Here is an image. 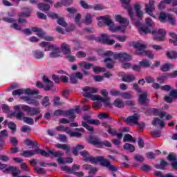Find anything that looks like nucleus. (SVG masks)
<instances>
[{"instance_id":"obj_24","label":"nucleus","mask_w":177,"mask_h":177,"mask_svg":"<svg viewBox=\"0 0 177 177\" xmlns=\"http://www.w3.org/2000/svg\"><path fill=\"white\" fill-rule=\"evenodd\" d=\"M19 112L15 115V112L11 113V114L8 115V118H12L13 115H15L17 120H23V117L24 116V113L21 112V110L18 111Z\"/></svg>"},{"instance_id":"obj_4","label":"nucleus","mask_w":177,"mask_h":177,"mask_svg":"<svg viewBox=\"0 0 177 177\" xmlns=\"http://www.w3.org/2000/svg\"><path fill=\"white\" fill-rule=\"evenodd\" d=\"M48 153H50V156L58 158L57 162L59 164H71L73 161V158H63V153L60 151H55L53 149H48Z\"/></svg>"},{"instance_id":"obj_43","label":"nucleus","mask_w":177,"mask_h":177,"mask_svg":"<svg viewBox=\"0 0 177 177\" xmlns=\"http://www.w3.org/2000/svg\"><path fill=\"white\" fill-rule=\"evenodd\" d=\"M25 145L26 146H35L36 147H39V145L36 141H32L31 140H25L24 141Z\"/></svg>"},{"instance_id":"obj_29","label":"nucleus","mask_w":177,"mask_h":177,"mask_svg":"<svg viewBox=\"0 0 177 177\" xmlns=\"http://www.w3.org/2000/svg\"><path fill=\"white\" fill-rule=\"evenodd\" d=\"M138 31L141 35H146V34H150L151 32V29L146 26H142L138 29Z\"/></svg>"},{"instance_id":"obj_53","label":"nucleus","mask_w":177,"mask_h":177,"mask_svg":"<svg viewBox=\"0 0 177 177\" xmlns=\"http://www.w3.org/2000/svg\"><path fill=\"white\" fill-rule=\"evenodd\" d=\"M167 21H169L171 26H176V19L171 15L169 16Z\"/></svg>"},{"instance_id":"obj_61","label":"nucleus","mask_w":177,"mask_h":177,"mask_svg":"<svg viewBox=\"0 0 177 177\" xmlns=\"http://www.w3.org/2000/svg\"><path fill=\"white\" fill-rule=\"evenodd\" d=\"M120 96L123 99H132V95L129 93H121Z\"/></svg>"},{"instance_id":"obj_11","label":"nucleus","mask_w":177,"mask_h":177,"mask_svg":"<svg viewBox=\"0 0 177 177\" xmlns=\"http://www.w3.org/2000/svg\"><path fill=\"white\" fill-rule=\"evenodd\" d=\"M155 3H156V1L149 0V3L145 4V12L147 13L149 16H151L154 19H156V15H154L153 12L156 10V6H154Z\"/></svg>"},{"instance_id":"obj_62","label":"nucleus","mask_w":177,"mask_h":177,"mask_svg":"<svg viewBox=\"0 0 177 177\" xmlns=\"http://www.w3.org/2000/svg\"><path fill=\"white\" fill-rule=\"evenodd\" d=\"M80 168H81V166L78 165H73L71 169V174H75V171H80Z\"/></svg>"},{"instance_id":"obj_15","label":"nucleus","mask_w":177,"mask_h":177,"mask_svg":"<svg viewBox=\"0 0 177 177\" xmlns=\"http://www.w3.org/2000/svg\"><path fill=\"white\" fill-rule=\"evenodd\" d=\"M147 91H141L138 95V103L140 104H146L149 102Z\"/></svg>"},{"instance_id":"obj_51","label":"nucleus","mask_w":177,"mask_h":177,"mask_svg":"<svg viewBox=\"0 0 177 177\" xmlns=\"http://www.w3.org/2000/svg\"><path fill=\"white\" fill-rule=\"evenodd\" d=\"M55 8H62V6H68L67 1H61L54 5Z\"/></svg>"},{"instance_id":"obj_14","label":"nucleus","mask_w":177,"mask_h":177,"mask_svg":"<svg viewBox=\"0 0 177 177\" xmlns=\"http://www.w3.org/2000/svg\"><path fill=\"white\" fill-rule=\"evenodd\" d=\"M139 118H140V115L138 113H135L133 115L129 116L124 121L127 124H129V125H137Z\"/></svg>"},{"instance_id":"obj_21","label":"nucleus","mask_w":177,"mask_h":177,"mask_svg":"<svg viewBox=\"0 0 177 177\" xmlns=\"http://www.w3.org/2000/svg\"><path fill=\"white\" fill-rule=\"evenodd\" d=\"M88 143H91L94 146H99L100 147H102V140L96 137H91L88 139Z\"/></svg>"},{"instance_id":"obj_19","label":"nucleus","mask_w":177,"mask_h":177,"mask_svg":"<svg viewBox=\"0 0 177 177\" xmlns=\"http://www.w3.org/2000/svg\"><path fill=\"white\" fill-rule=\"evenodd\" d=\"M3 172L4 174H9V172H12V176L14 177L17 176L19 174H20V171L16 169V167L13 166H10V167L6 168V169L3 170Z\"/></svg>"},{"instance_id":"obj_35","label":"nucleus","mask_w":177,"mask_h":177,"mask_svg":"<svg viewBox=\"0 0 177 177\" xmlns=\"http://www.w3.org/2000/svg\"><path fill=\"white\" fill-rule=\"evenodd\" d=\"M85 149V146L82 145H77L75 148L73 149V153L74 156H78V152L81 151V150H84Z\"/></svg>"},{"instance_id":"obj_16","label":"nucleus","mask_w":177,"mask_h":177,"mask_svg":"<svg viewBox=\"0 0 177 177\" xmlns=\"http://www.w3.org/2000/svg\"><path fill=\"white\" fill-rule=\"evenodd\" d=\"M82 78H84V75L81 72L73 73L71 76V84H77L78 80H82Z\"/></svg>"},{"instance_id":"obj_12","label":"nucleus","mask_w":177,"mask_h":177,"mask_svg":"<svg viewBox=\"0 0 177 177\" xmlns=\"http://www.w3.org/2000/svg\"><path fill=\"white\" fill-rule=\"evenodd\" d=\"M92 164H100L102 167H104L105 168H107L109 167L110 161H109V159L104 158L103 156H97L95 158H91Z\"/></svg>"},{"instance_id":"obj_44","label":"nucleus","mask_w":177,"mask_h":177,"mask_svg":"<svg viewBox=\"0 0 177 177\" xmlns=\"http://www.w3.org/2000/svg\"><path fill=\"white\" fill-rule=\"evenodd\" d=\"M167 57L168 59H177V52L176 51H167L166 53Z\"/></svg>"},{"instance_id":"obj_63","label":"nucleus","mask_w":177,"mask_h":177,"mask_svg":"<svg viewBox=\"0 0 177 177\" xmlns=\"http://www.w3.org/2000/svg\"><path fill=\"white\" fill-rule=\"evenodd\" d=\"M54 49H58L57 46L55 45H48L45 47L44 50L45 52H49V50H53Z\"/></svg>"},{"instance_id":"obj_47","label":"nucleus","mask_w":177,"mask_h":177,"mask_svg":"<svg viewBox=\"0 0 177 177\" xmlns=\"http://www.w3.org/2000/svg\"><path fill=\"white\" fill-rule=\"evenodd\" d=\"M56 147H57V149H62V150H65L66 153H68L70 151V147H68V145L66 144H57L56 145Z\"/></svg>"},{"instance_id":"obj_30","label":"nucleus","mask_w":177,"mask_h":177,"mask_svg":"<svg viewBox=\"0 0 177 177\" xmlns=\"http://www.w3.org/2000/svg\"><path fill=\"white\" fill-rule=\"evenodd\" d=\"M122 81L124 82H133L135 81V75H125L122 77Z\"/></svg>"},{"instance_id":"obj_8","label":"nucleus","mask_w":177,"mask_h":177,"mask_svg":"<svg viewBox=\"0 0 177 177\" xmlns=\"http://www.w3.org/2000/svg\"><path fill=\"white\" fill-rule=\"evenodd\" d=\"M13 96H20L21 95H38V91H32L30 88H19L12 91Z\"/></svg>"},{"instance_id":"obj_27","label":"nucleus","mask_w":177,"mask_h":177,"mask_svg":"<svg viewBox=\"0 0 177 177\" xmlns=\"http://www.w3.org/2000/svg\"><path fill=\"white\" fill-rule=\"evenodd\" d=\"M169 14H166L164 12H161L159 15V20L161 23H165V21H168Z\"/></svg>"},{"instance_id":"obj_64","label":"nucleus","mask_w":177,"mask_h":177,"mask_svg":"<svg viewBox=\"0 0 177 177\" xmlns=\"http://www.w3.org/2000/svg\"><path fill=\"white\" fill-rule=\"evenodd\" d=\"M41 104L43 106L49 105V97H48V96L44 97L41 101Z\"/></svg>"},{"instance_id":"obj_40","label":"nucleus","mask_w":177,"mask_h":177,"mask_svg":"<svg viewBox=\"0 0 177 177\" xmlns=\"http://www.w3.org/2000/svg\"><path fill=\"white\" fill-rule=\"evenodd\" d=\"M123 147L125 150L130 151V153H133L135 151V146H133L129 143L124 144Z\"/></svg>"},{"instance_id":"obj_22","label":"nucleus","mask_w":177,"mask_h":177,"mask_svg":"<svg viewBox=\"0 0 177 177\" xmlns=\"http://www.w3.org/2000/svg\"><path fill=\"white\" fill-rule=\"evenodd\" d=\"M37 8L39 10H42V12H45V13H48V12H49V9H50V6H49V4H45V3H39L37 4Z\"/></svg>"},{"instance_id":"obj_32","label":"nucleus","mask_w":177,"mask_h":177,"mask_svg":"<svg viewBox=\"0 0 177 177\" xmlns=\"http://www.w3.org/2000/svg\"><path fill=\"white\" fill-rule=\"evenodd\" d=\"M80 154H81V156H83V158L84 160H86V161H90V162H91V163H92L91 158H95V157L91 156L89 155V153H88V151H86V150L80 152Z\"/></svg>"},{"instance_id":"obj_50","label":"nucleus","mask_w":177,"mask_h":177,"mask_svg":"<svg viewBox=\"0 0 177 177\" xmlns=\"http://www.w3.org/2000/svg\"><path fill=\"white\" fill-rule=\"evenodd\" d=\"M23 121L26 124H28L29 125H32L34 124V119L28 117H24Z\"/></svg>"},{"instance_id":"obj_38","label":"nucleus","mask_w":177,"mask_h":177,"mask_svg":"<svg viewBox=\"0 0 177 177\" xmlns=\"http://www.w3.org/2000/svg\"><path fill=\"white\" fill-rule=\"evenodd\" d=\"M104 62V63H108L106 64L107 68H113L114 67V64L115 63L110 57L106 58Z\"/></svg>"},{"instance_id":"obj_49","label":"nucleus","mask_w":177,"mask_h":177,"mask_svg":"<svg viewBox=\"0 0 177 177\" xmlns=\"http://www.w3.org/2000/svg\"><path fill=\"white\" fill-rule=\"evenodd\" d=\"M8 127L12 131V133H15L16 132V124L13 122H9L8 123Z\"/></svg>"},{"instance_id":"obj_34","label":"nucleus","mask_w":177,"mask_h":177,"mask_svg":"<svg viewBox=\"0 0 177 177\" xmlns=\"http://www.w3.org/2000/svg\"><path fill=\"white\" fill-rule=\"evenodd\" d=\"M174 66V64H165L160 66V70L164 72L169 71Z\"/></svg>"},{"instance_id":"obj_20","label":"nucleus","mask_w":177,"mask_h":177,"mask_svg":"<svg viewBox=\"0 0 177 177\" xmlns=\"http://www.w3.org/2000/svg\"><path fill=\"white\" fill-rule=\"evenodd\" d=\"M153 113L155 115H158L160 118H164V117H166V120H171L172 118L171 115L167 114L165 111L160 112L158 109H153Z\"/></svg>"},{"instance_id":"obj_55","label":"nucleus","mask_w":177,"mask_h":177,"mask_svg":"<svg viewBox=\"0 0 177 177\" xmlns=\"http://www.w3.org/2000/svg\"><path fill=\"white\" fill-rule=\"evenodd\" d=\"M109 93L111 95V96H121V91L118 90L112 89L110 91Z\"/></svg>"},{"instance_id":"obj_23","label":"nucleus","mask_w":177,"mask_h":177,"mask_svg":"<svg viewBox=\"0 0 177 177\" xmlns=\"http://www.w3.org/2000/svg\"><path fill=\"white\" fill-rule=\"evenodd\" d=\"M33 57L37 59H43L44 56H45V53L44 51H41L39 50H35L32 51Z\"/></svg>"},{"instance_id":"obj_54","label":"nucleus","mask_w":177,"mask_h":177,"mask_svg":"<svg viewBox=\"0 0 177 177\" xmlns=\"http://www.w3.org/2000/svg\"><path fill=\"white\" fill-rule=\"evenodd\" d=\"M57 21L59 26H62V27H67V23L64 21V18H58Z\"/></svg>"},{"instance_id":"obj_2","label":"nucleus","mask_w":177,"mask_h":177,"mask_svg":"<svg viewBox=\"0 0 177 177\" xmlns=\"http://www.w3.org/2000/svg\"><path fill=\"white\" fill-rule=\"evenodd\" d=\"M134 48H136V55H142V56H147L149 59H153L154 54L150 50H146V44H143L142 43H136L134 45Z\"/></svg>"},{"instance_id":"obj_60","label":"nucleus","mask_w":177,"mask_h":177,"mask_svg":"<svg viewBox=\"0 0 177 177\" xmlns=\"http://www.w3.org/2000/svg\"><path fill=\"white\" fill-rule=\"evenodd\" d=\"M112 37H114L118 41H120V42H125V40L127 39L126 36H121V35H118L115 36V35H113Z\"/></svg>"},{"instance_id":"obj_56","label":"nucleus","mask_w":177,"mask_h":177,"mask_svg":"<svg viewBox=\"0 0 177 177\" xmlns=\"http://www.w3.org/2000/svg\"><path fill=\"white\" fill-rule=\"evenodd\" d=\"M94 73H104L106 69L104 68H101L100 66H94L93 68Z\"/></svg>"},{"instance_id":"obj_18","label":"nucleus","mask_w":177,"mask_h":177,"mask_svg":"<svg viewBox=\"0 0 177 177\" xmlns=\"http://www.w3.org/2000/svg\"><path fill=\"white\" fill-rule=\"evenodd\" d=\"M60 49L64 55H70L71 53V47L66 42L61 44Z\"/></svg>"},{"instance_id":"obj_52","label":"nucleus","mask_w":177,"mask_h":177,"mask_svg":"<svg viewBox=\"0 0 177 177\" xmlns=\"http://www.w3.org/2000/svg\"><path fill=\"white\" fill-rule=\"evenodd\" d=\"M145 24L147 27H154L155 24L151 18H146Z\"/></svg>"},{"instance_id":"obj_58","label":"nucleus","mask_w":177,"mask_h":177,"mask_svg":"<svg viewBox=\"0 0 177 177\" xmlns=\"http://www.w3.org/2000/svg\"><path fill=\"white\" fill-rule=\"evenodd\" d=\"M34 170L37 171L39 174H46V171L43 168H38L37 166H34Z\"/></svg>"},{"instance_id":"obj_1","label":"nucleus","mask_w":177,"mask_h":177,"mask_svg":"<svg viewBox=\"0 0 177 177\" xmlns=\"http://www.w3.org/2000/svg\"><path fill=\"white\" fill-rule=\"evenodd\" d=\"M115 19L116 21H118L121 26H114V22L111 20V18L109 16H101L98 18L100 21L97 23L99 27H103L104 24H106L108 27H109L110 31L113 32H117V31H122L124 32L125 31V28L129 26V21L127 18L122 17L121 15H115Z\"/></svg>"},{"instance_id":"obj_25","label":"nucleus","mask_w":177,"mask_h":177,"mask_svg":"<svg viewBox=\"0 0 177 177\" xmlns=\"http://www.w3.org/2000/svg\"><path fill=\"white\" fill-rule=\"evenodd\" d=\"M113 106H115V107H118V109H122V107L125 106L124 101H122V100L120 98H116L113 102Z\"/></svg>"},{"instance_id":"obj_41","label":"nucleus","mask_w":177,"mask_h":177,"mask_svg":"<svg viewBox=\"0 0 177 177\" xmlns=\"http://www.w3.org/2000/svg\"><path fill=\"white\" fill-rule=\"evenodd\" d=\"M168 166V162L165 160H161L160 165H156L155 168L156 169H164L165 167Z\"/></svg>"},{"instance_id":"obj_42","label":"nucleus","mask_w":177,"mask_h":177,"mask_svg":"<svg viewBox=\"0 0 177 177\" xmlns=\"http://www.w3.org/2000/svg\"><path fill=\"white\" fill-rule=\"evenodd\" d=\"M123 141L124 142H132V143H135V142H136V140H135V138H133V137H132V136H131V134H126L124 136Z\"/></svg>"},{"instance_id":"obj_37","label":"nucleus","mask_w":177,"mask_h":177,"mask_svg":"<svg viewBox=\"0 0 177 177\" xmlns=\"http://www.w3.org/2000/svg\"><path fill=\"white\" fill-rule=\"evenodd\" d=\"M169 36L173 38V39H170L169 42L170 44H173L174 46H176L177 45V35L175 32H169Z\"/></svg>"},{"instance_id":"obj_45","label":"nucleus","mask_w":177,"mask_h":177,"mask_svg":"<svg viewBox=\"0 0 177 177\" xmlns=\"http://www.w3.org/2000/svg\"><path fill=\"white\" fill-rule=\"evenodd\" d=\"M92 21H93L92 15L91 13H87L85 15V20H84L85 24H92Z\"/></svg>"},{"instance_id":"obj_31","label":"nucleus","mask_w":177,"mask_h":177,"mask_svg":"<svg viewBox=\"0 0 177 177\" xmlns=\"http://www.w3.org/2000/svg\"><path fill=\"white\" fill-rule=\"evenodd\" d=\"M80 67L82 68H84V70H91L92 67H93V65L90 63H87L86 62H81L79 63Z\"/></svg>"},{"instance_id":"obj_48","label":"nucleus","mask_w":177,"mask_h":177,"mask_svg":"<svg viewBox=\"0 0 177 177\" xmlns=\"http://www.w3.org/2000/svg\"><path fill=\"white\" fill-rule=\"evenodd\" d=\"M80 5L83 8V9H93V6L87 4L86 1H83V0L80 1Z\"/></svg>"},{"instance_id":"obj_13","label":"nucleus","mask_w":177,"mask_h":177,"mask_svg":"<svg viewBox=\"0 0 177 177\" xmlns=\"http://www.w3.org/2000/svg\"><path fill=\"white\" fill-rule=\"evenodd\" d=\"M109 37L106 34H102L96 39L97 42L107 44V45H114L115 41L113 39H109Z\"/></svg>"},{"instance_id":"obj_39","label":"nucleus","mask_w":177,"mask_h":177,"mask_svg":"<svg viewBox=\"0 0 177 177\" xmlns=\"http://www.w3.org/2000/svg\"><path fill=\"white\" fill-rule=\"evenodd\" d=\"M158 154H161V152H160V151H156V153L151 151L146 153V157L147 158L153 160V158H156V156H158Z\"/></svg>"},{"instance_id":"obj_10","label":"nucleus","mask_w":177,"mask_h":177,"mask_svg":"<svg viewBox=\"0 0 177 177\" xmlns=\"http://www.w3.org/2000/svg\"><path fill=\"white\" fill-rule=\"evenodd\" d=\"M54 115H65L66 117H69L71 121L72 122L74 121V119L75 118V115H74V110L64 111L62 109H57L54 112Z\"/></svg>"},{"instance_id":"obj_3","label":"nucleus","mask_w":177,"mask_h":177,"mask_svg":"<svg viewBox=\"0 0 177 177\" xmlns=\"http://www.w3.org/2000/svg\"><path fill=\"white\" fill-rule=\"evenodd\" d=\"M103 55L104 56H108V57L113 56V59H119L120 62H131L132 60V56L127 53L114 54L112 51L109 50Z\"/></svg>"},{"instance_id":"obj_6","label":"nucleus","mask_w":177,"mask_h":177,"mask_svg":"<svg viewBox=\"0 0 177 177\" xmlns=\"http://www.w3.org/2000/svg\"><path fill=\"white\" fill-rule=\"evenodd\" d=\"M83 95L84 97H90L91 100H96L97 99H102V96L97 95H93L92 93H96L97 88L93 87L86 86L83 88Z\"/></svg>"},{"instance_id":"obj_7","label":"nucleus","mask_w":177,"mask_h":177,"mask_svg":"<svg viewBox=\"0 0 177 177\" xmlns=\"http://www.w3.org/2000/svg\"><path fill=\"white\" fill-rule=\"evenodd\" d=\"M35 154H39V156H42L43 157H50L49 151L46 152L45 150L41 149L24 151L22 156H24V157H32V156H35Z\"/></svg>"},{"instance_id":"obj_46","label":"nucleus","mask_w":177,"mask_h":177,"mask_svg":"<svg viewBox=\"0 0 177 177\" xmlns=\"http://www.w3.org/2000/svg\"><path fill=\"white\" fill-rule=\"evenodd\" d=\"M96 100H100V102H102L104 104L105 107H109V106H110V97H109L105 98L101 97V98L97 99Z\"/></svg>"},{"instance_id":"obj_5","label":"nucleus","mask_w":177,"mask_h":177,"mask_svg":"<svg viewBox=\"0 0 177 177\" xmlns=\"http://www.w3.org/2000/svg\"><path fill=\"white\" fill-rule=\"evenodd\" d=\"M15 110H23L24 111H26V113H28L29 115H37V114L41 113V109L32 108L28 105H16L15 106Z\"/></svg>"},{"instance_id":"obj_28","label":"nucleus","mask_w":177,"mask_h":177,"mask_svg":"<svg viewBox=\"0 0 177 177\" xmlns=\"http://www.w3.org/2000/svg\"><path fill=\"white\" fill-rule=\"evenodd\" d=\"M169 3H171V0L161 1L158 5V8L159 9V10H162L165 9L166 5H169Z\"/></svg>"},{"instance_id":"obj_17","label":"nucleus","mask_w":177,"mask_h":177,"mask_svg":"<svg viewBox=\"0 0 177 177\" xmlns=\"http://www.w3.org/2000/svg\"><path fill=\"white\" fill-rule=\"evenodd\" d=\"M127 10L129 13V15L130 16L131 20L133 21V24H135V26H140V21L133 19V10H132V7L127 6Z\"/></svg>"},{"instance_id":"obj_33","label":"nucleus","mask_w":177,"mask_h":177,"mask_svg":"<svg viewBox=\"0 0 177 177\" xmlns=\"http://www.w3.org/2000/svg\"><path fill=\"white\" fill-rule=\"evenodd\" d=\"M50 57L52 59L60 57V48L57 47V49H54L53 52L50 53Z\"/></svg>"},{"instance_id":"obj_26","label":"nucleus","mask_w":177,"mask_h":177,"mask_svg":"<svg viewBox=\"0 0 177 177\" xmlns=\"http://www.w3.org/2000/svg\"><path fill=\"white\" fill-rule=\"evenodd\" d=\"M152 125H154L155 127L156 125H160L161 128H164V127H165V122H164V120H161L158 118H155L152 122Z\"/></svg>"},{"instance_id":"obj_57","label":"nucleus","mask_w":177,"mask_h":177,"mask_svg":"<svg viewBox=\"0 0 177 177\" xmlns=\"http://www.w3.org/2000/svg\"><path fill=\"white\" fill-rule=\"evenodd\" d=\"M110 115L106 113H100L98 114L99 120H106V118H109Z\"/></svg>"},{"instance_id":"obj_36","label":"nucleus","mask_w":177,"mask_h":177,"mask_svg":"<svg viewBox=\"0 0 177 177\" xmlns=\"http://www.w3.org/2000/svg\"><path fill=\"white\" fill-rule=\"evenodd\" d=\"M140 66L143 67L145 68H147L151 66V62L147 59H143L139 62Z\"/></svg>"},{"instance_id":"obj_9","label":"nucleus","mask_w":177,"mask_h":177,"mask_svg":"<svg viewBox=\"0 0 177 177\" xmlns=\"http://www.w3.org/2000/svg\"><path fill=\"white\" fill-rule=\"evenodd\" d=\"M167 32L163 29H155L152 31L153 39L155 41H164Z\"/></svg>"},{"instance_id":"obj_59","label":"nucleus","mask_w":177,"mask_h":177,"mask_svg":"<svg viewBox=\"0 0 177 177\" xmlns=\"http://www.w3.org/2000/svg\"><path fill=\"white\" fill-rule=\"evenodd\" d=\"M54 104L55 106H62V104H64V103L60 102L59 97L55 96V97H54Z\"/></svg>"}]
</instances>
